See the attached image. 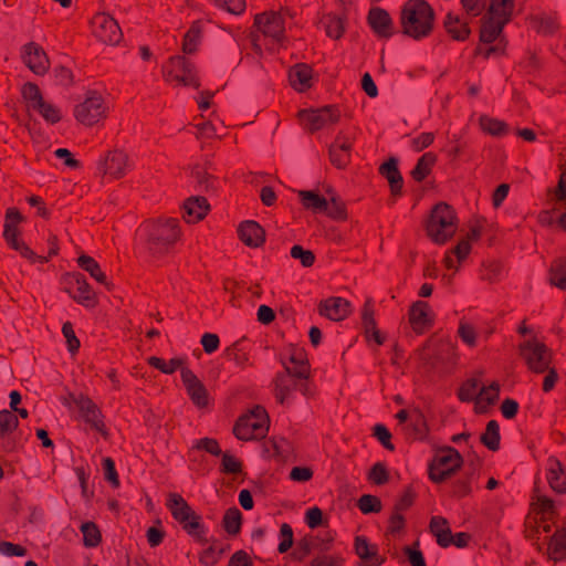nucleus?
I'll use <instances>...</instances> for the list:
<instances>
[{"mask_svg": "<svg viewBox=\"0 0 566 566\" xmlns=\"http://www.w3.org/2000/svg\"><path fill=\"white\" fill-rule=\"evenodd\" d=\"M462 10L478 18V53L485 57L503 55L507 44L503 29L513 14V0H492L488 10L484 0H462Z\"/></svg>", "mask_w": 566, "mask_h": 566, "instance_id": "obj_1", "label": "nucleus"}, {"mask_svg": "<svg viewBox=\"0 0 566 566\" xmlns=\"http://www.w3.org/2000/svg\"><path fill=\"white\" fill-rule=\"evenodd\" d=\"M433 20L434 11L424 0H408L401 9L400 22L403 33L415 40L431 33Z\"/></svg>", "mask_w": 566, "mask_h": 566, "instance_id": "obj_2", "label": "nucleus"}, {"mask_svg": "<svg viewBox=\"0 0 566 566\" xmlns=\"http://www.w3.org/2000/svg\"><path fill=\"white\" fill-rule=\"evenodd\" d=\"M426 230L433 242L444 244L458 230L455 210L444 202L436 205L426 223Z\"/></svg>", "mask_w": 566, "mask_h": 566, "instance_id": "obj_3", "label": "nucleus"}, {"mask_svg": "<svg viewBox=\"0 0 566 566\" xmlns=\"http://www.w3.org/2000/svg\"><path fill=\"white\" fill-rule=\"evenodd\" d=\"M144 230L147 237V250L153 255L167 253L179 238L178 223L175 219L149 222L144 227Z\"/></svg>", "mask_w": 566, "mask_h": 566, "instance_id": "obj_4", "label": "nucleus"}, {"mask_svg": "<svg viewBox=\"0 0 566 566\" xmlns=\"http://www.w3.org/2000/svg\"><path fill=\"white\" fill-rule=\"evenodd\" d=\"M269 417L261 406L254 407L250 413L242 416L233 428V433L239 440L248 441L263 437L268 430Z\"/></svg>", "mask_w": 566, "mask_h": 566, "instance_id": "obj_5", "label": "nucleus"}, {"mask_svg": "<svg viewBox=\"0 0 566 566\" xmlns=\"http://www.w3.org/2000/svg\"><path fill=\"white\" fill-rule=\"evenodd\" d=\"M284 371L276 374L273 379L274 395L276 400L284 405L290 394L297 389L298 381L308 378L307 363H302L301 368H292L282 361Z\"/></svg>", "mask_w": 566, "mask_h": 566, "instance_id": "obj_6", "label": "nucleus"}, {"mask_svg": "<svg viewBox=\"0 0 566 566\" xmlns=\"http://www.w3.org/2000/svg\"><path fill=\"white\" fill-rule=\"evenodd\" d=\"M163 75L167 81L174 80L185 86L192 85L196 88L200 86L195 65L182 55L171 56L163 66Z\"/></svg>", "mask_w": 566, "mask_h": 566, "instance_id": "obj_7", "label": "nucleus"}, {"mask_svg": "<svg viewBox=\"0 0 566 566\" xmlns=\"http://www.w3.org/2000/svg\"><path fill=\"white\" fill-rule=\"evenodd\" d=\"M460 468V454L451 447L439 449L429 467V475L433 482H442Z\"/></svg>", "mask_w": 566, "mask_h": 566, "instance_id": "obj_8", "label": "nucleus"}, {"mask_svg": "<svg viewBox=\"0 0 566 566\" xmlns=\"http://www.w3.org/2000/svg\"><path fill=\"white\" fill-rule=\"evenodd\" d=\"M520 354L528 368L535 373L548 370L551 354L547 347L535 338H528L520 344Z\"/></svg>", "mask_w": 566, "mask_h": 566, "instance_id": "obj_9", "label": "nucleus"}, {"mask_svg": "<svg viewBox=\"0 0 566 566\" xmlns=\"http://www.w3.org/2000/svg\"><path fill=\"white\" fill-rule=\"evenodd\" d=\"M303 126L311 133L317 132L328 124H335L340 118L339 111L327 105L319 108L302 109L297 114Z\"/></svg>", "mask_w": 566, "mask_h": 566, "instance_id": "obj_10", "label": "nucleus"}, {"mask_svg": "<svg viewBox=\"0 0 566 566\" xmlns=\"http://www.w3.org/2000/svg\"><path fill=\"white\" fill-rule=\"evenodd\" d=\"M499 395V386H480L475 379H471L467 385L462 382V401L474 400V408L478 412H484L494 403Z\"/></svg>", "mask_w": 566, "mask_h": 566, "instance_id": "obj_11", "label": "nucleus"}, {"mask_svg": "<svg viewBox=\"0 0 566 566\" xmlns=\"http://www.w3.org/2000/svg\"><path fill=\"white\" fill-rule=\"evenodd\" d=\"M106 107L102 96L95 91H90L84 102L76 105L74 115L80 123L91 126L104 117Z\"/></svg>", "mask_w": 566, "mask_h": 566, "instance_id": "obj_12", "label": "nucleus"}, {"mask_svg": "<svg viewBox=\"0 0 566 566\" xmlns=\"http://www.w3.org/2000/svg\"><path fill=\"white\" fill-rule=\"evenodd\" d=\"M481 472V461L474 452L462 454V497L472 495L480 489Z\"/></svg>", "mask_w": 566, "mask_h": 566, "instance_id": "obj_13", "label": "nucleus"}, {"mask_svg": "<svg viewBox=\"0 0 566 566\" xmlns=\"http://www.w3.org/2000/svg\"><path fill=\"white\" fill-rule=\"evenodd\" d=\"M70 398L80 409L84 420L90 423L92 428L101 432L104 437H107L108 433L103 423V415L98 406L85 395L74 396L71 394Z\"/></svg>", "mask_w": 566, "mask_h": 566, "instance_id": "obj_14", "label": "nucleus"}, {"mask_svg": "<svg viewBox=\"0 0 566 566\" xmlns=\"http://www.w3.org/2000/svg\"><path fill=\"white\" fill-rule=\"evenodd\" d=\"M21 59L36 75H44L50 67V60L46 53L34 42H29L22 48Z\"/></svg>", "mask_w": 566, "mask_h": 566, "instance_id": "obj_15", "label": "nucleus"}, {"mask_svg": "<svg viewBox=\"0 0 566 566\" xmlns=\"http://www.w3.org/2000/svg\"><path fill=\"white\" fill-rule=\"evenodd\" d=\"M255 27L266 36L281 42L284 36V20L281 12H264L256 14L254 19Z\"/></svg>", "mask_w": 566, "mask_h": 566, "instance_id": "obj_16", "label": "nucleus"}, {"mask_svg": "<svg viewBox=\"0 0 566 566\" xmlns=\"http://www.w3.org/2000/svg\"><path fill=\"white\" fill-rule=\"evenodd\" d=\"M96 35L108 44H117L122 39V30L115 19L105 13H98L93 19Z\"/></svg>", "mask_w": 566, "mask_h": 566, "instance_id": "obj_17", "label": "nucleus"}, {"mask_svg": "<svg viewBox=\"0 0 566 566\" xmlns=\"http://www.w3.org/2000/svg\"><path fill=\"white\" fill-rule=\"evenodd\" d=\"M129 165V156L120 150L114 149L108 151L104 159L98 164L99 170L104 175H109L116 179L124 177L125 169Z\"/></svg>", "mask_w": 566, "mask_h": 566, "instance_id": "obj_18", "label": "nucleus"}, {"mask_svg": "<svg viewBox=\"0 0 566 566\" xmlns=\"http://www.w3.org/2000/svg\"><path fill=\"white\" fill-rule=\"evenodd\" d=\"M181 380L195 405L205 407L208 403V391L198 377L188 368L181 369Z\"/></svg>", "mask_w": 566, "mask_h": 566, "instance_id": "obj_19", "label": "nucleus"}, {"mask_svg": "<svg viewBox=\"0 0 566 566\" xmlns=\"http://www.w3.org/2000/svg\"><path fill=\"white\" fill-rule=\"evenodd\" d=\"M409 322L416 333H423L433 322V312L430 305L423 301L412 303L409 310Z\"/></svg>", "mask_w": 566, "mask_h": 566, "instance_id": "obj_20", "label": "nucleus"}, {"mask_svg": "<svg viewBox=\"0 0 566 566\" xmlns=\"http://www.w3.org/2000/svg\"><path fill=\"white\" fill-rule=\"evenodd\" d=\"M318 312L332 321H342L349 314L350 303L342 297H328L319 303Z\"/></svg>", "mask_w": 566, "mask_h": 566, "instance_id": "obj_21", "label": "nucleus"}, {"mask_svg": "<svg viewBox=\"0 0 566 566\" xmlns=\"http://www.w3.org/2000/svg\"><path fill=\"white\" fill-rule=\"evenodd\" d=\"M555 200L554 216H548L547 220L549 223H556L566 230V171L559 177Z\"/></svg>", "mask_w": 566, "mask_h": 566, "instance_id": "obj_22", "label": "nucleus"}, {"mask_svg": "<svg viewBox=\"0 0 566 566\" xmlns=\"http://www.w3.org/2000/svg\"><path fill=\"white\" fill-rule=\"evenodd\" d=\"M430 531L437 537V542L440 546L447 547L450 544H454L460 547V534H452L449 522L441 516H433L430 521Z\"/></svg>", "mask_w": 566, "mask_h": 566, "instance_id": "obj_23", "label": "nucleus"}, {"mask_svg": "<svg viewBox=\"0 0 566 566\" xmlns=\"http://www.w3.org/2000/svg\"><path fill=\"white\" fill-rule=\"evenodd\" d=\"M544 532L548 534L551 526L545 525ZM547 542V554L548 557L555 562L566 557V527H558L554 535L545 537Z\"/></svg>", "mask_w": 566, "mask_h": 566, "instance_id": "obj_24", "label": "nucleus"}, {"mask_svg": "<svg viewBox=\"0 0 566 566\" xmlns=\"http://www.w3.org/2000/svg\"><path fill=\"white\" fill-rule=\"evenodd\" d=\"M240 239L249 247H260L264 241V230L255 221H244L239 227Z\"/></svg>", "mask_w": 566, "mask_h": 566, "instance_id": "obj_25", "label": "nucleus"}, {"mask_svg": "<svg viewBox=\"0 0 566 566\" xmlns=\"http://www.w3.org/2000/svg\"><path fill=\"white\" fill-rule=\"evenodd\" d=\"M289 80L293 88L304 92L312 86V69L307 64H296L290 70Z\"/></svg>", "mask_w": 566, "mask_h": 566, "instance_id": "obj_26", "label": "nucleus"}, {"mask_svg": "<svg viewBox=\"0 0 566 566\" xmlns=\"http://www.w3.org/2000/svg\"><path fill=\"white\" fill-rule=\"evenodd\" d=\"M368 20L373 30L380 36H390L391 19L388 12L380 8L370 10Z\"/></svg>", "mask_w": 566, "mask_h": 566, "instance_id": "obj_27", "label": "nucleus"}, {"mask_svg": "<svg viewBox=\"0 0 566 566\" xmlns=\"http://www.w3.org/2000/svg\"><path fill=\"white\" fill-rule=\"evenodd\" d=\"M380 174L388 180L391 192L397 195L402 187V177L398 170V160L395 157L389 158L379 168Z\"/></svg>", "mask_w": 566, "mask_h": 566, "instance_id": "obj_28", "label": "nucleus"}, {"mask_svg": "<svg viewBox=\"0 0 566 566\" xmlns=\"http://www.w3.org/2000/svg\"><path fill=\"white\" fill-rule=\"evenodd\" d=\"M167 506L170 510L172 516L178 522H187L193 516L195 512L188 505V503L182 499L181 495L177 493H170L167 501Z\"/></svg>", "mask_w": 566, "mask_h": 566, "instance_id": "obj_29", "label": "nucleus"}, {"mask_svg": "<svg viewBox=\"0 0 566 566\" xmlns=\"http://www.w3.org/2000/svg\"><path fill=\"white\" fill-rule=\"evenodd\" d=\"M403 430L408 436H411L415 439H423L426 437V418L419 408H413L410 411L409 422L405 426Z\"/></svg>", "mask_w": 566, "mask_h": 566, "instance_id": "obj_30", "label": "nucleus"}, {"mask_svg": "<svg viewBox=\"0 0 566 566\" xmlns=\"http://www.w3.org/2000/svg\"><path fill=\"white\" fill-rule=\"evenodd\" d=\"M547 479L556 492L566 491V474L562 463L556 459H549L547 467Z\"/></svg>", "mask_w": 566, "mask_h": 566, "instance_id": "obj_31", "label": "nucleus"}, {"mask_svg": "<svg viewBox=\"0 0 566 566\" xmlns=\"http://www.w3.org/2000/svg\"><path fill=\"white\" fill-rule=\"evenodd\" d=\"M488 333L472 325L462 323V343L469 348L483 349L486 342Z\"/></svg>", "mask_w": 566, "mask_h": 566, "instance_id": "obj_32", "label": "nucleus"}, {"mask_svg": "<svg viewBox=\"0 0 566 566\" xmlns=\"http://www.w3.org/2000/svg\"><path fill=\"white\" fill-rule=\"evenodd\" d=\"M361 319H363V326L365 329L366 337L368 339L370 337H373L378 345L384 344L385 337L380 334V332L376 327V321L374 318V311L370 306V300H368L365 303Z\"/></svg>", "mask_w": 566, "mask_h": 566, "instance_id": "obj_33", "label": "nucleus"}, {"mask_svg": "<svg viewBox=\"0 0 566 566\" xmlns=\"http://www.w3.org/2000/svg\"><path fill=\"white\" fill-rule=\"evenodd\" d=\"M185 210L189 222L201 220L209 210V203L205 197H191L185 202Z\"/></svg>", "mask_w": 566, "mask_h": 566, "instance_id": "obj_34", "label": "nucleus"}, {"mask_svg": "<svg viewBox=\"0 0 566 566\" xmlns=\"http://www.w3.org/2000/svg\"><path fill=\"white\" fill-rule=\"evenodd\" d=\"M297 193L305 209L314 212H325L327 210V199L318 193L310 190H300Z\"/></svg>", "mask_w": 566, "mask_h": 566, "instance_id": "obj_35", "label": "nucleus"}, {"mask_svg": "<svg viewBox=\"0 0 566 566\" xmlns=\"http://www.w3.org/2000/svg\"><path fill=\"white\" fill-rule=\"evenodd\" d=\"M75 282L77 284V292L72 295L73 300H75L77 303H80L84 306H87V307L92 306L94 293L92 292L90 284L86 282L84 276L81 274H77L75 276Z\"/></svg>", "mask_w": 566, "mask_h": 566, "instance_id": "obj_36", "label": "nucleus"}, {"mask_svg": "<svg viewBox=\"0 0 566 566\" xmlns=\"http://www.w3.org/2000/svg\"><path fill=\"white\" fill-rule=\"evenodd\" d=\"M242 514L235 506L230 507L226 511L222 525L229 535H237L241 530Z\"/></svg>", "mask_w": 566, "mask_h": 566, "instance_id": "obj_37", "label": "nucleus"}, {"mask_svg": "<svg viewBox=\"0 0 566 566\" xmlns=\"http://www.w3.org/2000/svg\"><path fill=\"white\" fill-rule=\"evenodd\" d=\"M436 159L437 157L432 153H426L422 155L411 171L413 179L417 181L423 180L430 174L431 167L436 163Z\"/></svg>", "mask_w": 566, "mask_h": 566, "instance_id": "obj_38", "label": "nucleus"}, {"mask_svg": "<svg viewBox=\"0 0 566 566\" xmlns=\"http://www.w3.org/2000/svg\"><path fill=\"white\" fill-rule=\"evenodd\" d=\"M549 281L560 290H566V260L558 259L551 266Z\"/></svg>", "mask_w": 566, "mask_h": 566, "instance_id": "obj_39", "label": "nucleus"}, {"mask_svg": "<svg viewBox=\"0 0 566 566\" xmlns=\"http://www.w3.org/2000/svg\"><path fill=\"white\" fill-rule=\"evenodd\" d=\"M325 212L335 220H346L347 218L345 203L337 193H333L327 199V210Z\"/></svg>", "mask_w": 566, "mask_h": 566, "instance_id": "obj_40", "label": "nucleus"}, {"mask_svg": "<svg viewBox=\"0 0 566 566\" xmlns=\"http://www.w3.org/2000/svg\"><path fill=\"white\" fill-rule=\"evenodd\" d=\"M78 265L91 274L97 282L107 284L105 274L101 271L98 263L88 255H81L77 260Z\"/></svg>", "mask_w": 566, "mask_h": 566, "instance_id": "obj_41", "label": "nucleus"}, {"mask_svg": "<svg viewBox=\"0 0 566 566\" xmlns=\"http://www.w3.org/2000/svg\"><path fill=\"white\" fill-rule=\"evenodd\" d=\"M22 96L28 103L29 107H32L35 111L39 108V106L42 105L44 101L38 85L31 82H28L23 85Z\"/></svg>", "mask_w": 566, "mask_h": 566, "instance_id": "obj_42", "label": "nucleus"}, {"mask_svg": "<svg viewBox=\"0 0 566 566\" xmlns=\"http://www.w3.org/2000/svg\"><path fill=\"white\" fill-rule=\"evenodd\" d=\"M452 253L454 254L455 259H453L451 254L448 253L443 260L444 266L448 272H446L442 275V279L447 284H450L452 282V279L458 271L457 264L460 262V242H458L457 245L453 248Z\"/></svg>", "mask_w": 566, "mask_h": 566, "instance_id": "obj_43", "label": "nucleus"}, {"mask_svg": "<svg viewBox=\"0 0 566 566\" xmlns=\"http://www.w3.org/2000/svg\"><path fill=\"white\" fill-rule=\"evenodd\" d=\"M200 27L198 22H195L190 30L185 34L184 41H182V51L186 54H192L196 52L197 46L200 41Z\"/></svg>", "mask_w": 566, "mask_h": 566, "instance_id": "obj_44", "label": "nucleus"}, {"mask_svg": "<svg viewBox=\"0 0 566 566\" xmlns=\"http://www.w3.org/2000/svg\"><path fill=\"white\" fill-rule=\"evenodd\" d=\"M355 552L364 560L377 559V546L370 545L364 536L355 538Z\"/></svg>", "mask_w": 566, "mask_h": 566, "instance_id": "obj_45", "label": "nucleus"}, {"mask_svg": "<svg viewBox=\"0 0 566 566\" xmlns=\"http://www.w3.org/2000/svg\"><path fill=\"white\" fill-rule=\"evenodd\" d=\"M83 533V541L86 547H95L101 542V533L96 524L93 522H85L81 525Z\"/></svg>", "mask_w": 566, "mask_h": 566, "instance_id": "obj_46", "label": "nucleus"}, {"mask_svg": "<svg viewBox=\"0 0 566 566\" xmlns=\"http://www.w3.org/2000/svg\"><path fill=\"white\" fill-rule=\"evenodd\" d=\"M480 232L481 226L479 221L471 222L465 234L462 232V260L468 253H470V243L478 240Z\"/></svg>", "mask_w": 566, "mask_h": 566, "instance_id": "obj_47", "label": "nucleus"}, {"mask_svg": "<svg viewBox=\"0 0 566 566\" xmlns=\"http://www.w3.org/2000/svg\"><path fill=\"white\" fill-rule=\"evenodd\" d=\"M19 424L18 417L10 410L0 411V437L12 432Z\"/></svg>", "mask_w": 566, "mask_h": 566, "instance_id": "obj_48", "label": "nucleus"}, {"mask_svg": "<svg viewBox=\"0 0 566 566\" xmlns=\"http://www.w3.org/2000/svg\"><path fill=\"white\" fill-rule=\"evenodd\" d=\"M192 176L201 189L206 191L214 189L213 177L203 167L196 166Z\"/></svg>", "mask_w": 566, "mask_h": 566, "instance_id": "obj_49", "label": "nucleus"}, {"mask_svg": "<svg viewBox=\"0 0 566 566\" xmlns=\"http://www.w3.org/2000/svg\"><path fill=\"white\" fill-rule=\"evenodd\" d=\"M326 34L334 39H339L344 32L343 20L336 15H328L324 21Z\"/></svg>", "mask_w": 566, "mask_h": 566, "instance_id": "obj_50", "label": "nucleus"}, {"mask_svg": "<svg viewBox=\"0 0 566 566\" xmlns=\"http://www.w3.org/2000/svg\"><path fill=\"white\" fill-rule=\"evenodd\" d=\"M3 237L11 245V248L19 251L24 258L33 259L35 256L34 252L24 242L13 238L9 227H7V230L3 231Z\"/></svg>", "mask_w": 566, "mask_h": 566, "instance_id": "obj_51", "label": "nucleus"}, {"mask_svg": "<svg viewBox=\"0 0 566 566\" xmlns=\"http://www.w3.org/2000/svg\"><path fill=\"white\" fill-rule=\"evenodd\" d=\"M359 510L365 513H376L381 510V502L377 496L365 494L358 500Z\"/></svg>", "mask_w": 566, "mask_h": 566, "instance_id": "obj_52", "label": "nucleus"}, {"mask_svg": "<svg viewBox=\"0 0 566 566\" xmlns=\"http://www.w3.org/2000/svg\"><path fill=\"white\" fill-rule=\"evenodd\" d=\"M482 440L485 446L490 449L494 450L499 446L500 433H499V424L496 421H490L486 426V430L482 436Z\"/></svg>", "mask_w": 566, "mask_h": 566, "instance_id": "obj_53", "label": "nucleus"}, {"mask_svg": "<svg viewBox=\"0 0 566 566\" xmlns=\"http://www.w3.org/2000/svg\"><path fill=\"white\" fill-rule=\"evenodd\" d=\"M182 359L181 358H172L170 359V367H167V364L158 358V357H155V356H151L148 358V364L157 369H159L161 373L164 374H172L178 367H180L182 365Z\"/></svg>", "mask_w": 566, "mask_h": 566, "instance_id": "obj_54", "label": "nucleus"}, {"mask_svg": "<svg viewBox=\"0 0 566 566\" xmlns=\"http://www.w3.org/2000/svg\"><path fill=\"white\" fill-rule=\"evenodd\" d=\"M221 470L224 473H239L241 471V462L229 452H221Z\"/></svg>", "mask_w": 566, "mask_h": 566, "instance_id": "obj_55", "label": "nucleus"}, {"mask_svg": "<svg viewBox=\"0 0 566 566\" xmlns=\"http://www.w3.org/2000/svg\"><path fill=\"white\" fill-rule=\"evenodd\" d=\"M291 256L300 260L305 268L312 266L315 261L314 253L310 250H304L301 245L292 247Z\"/></svg>", "mask_w": 566, "mask_h": 566, "instance_id": "obj_56", "label": "nucleus"}, {"mask_svg": "<svg viewBox=\"0 0 566 566\" xmlns=\"http://www.w3.org/2000/svg\"><path fill=\"white\" fill-rule=\"evenodd\" d=\"M41 116L49 123H57L61 119L60 111L53 104L43 101L42 105L36 109Z\"/></svg>", "mask_w": 566, "mask_h": 566, "instance_id": "obj_57", "label": "nucleus"}, {"mask_svg": "<svg viewBox=\"0 0 566 566\" xmlns=\"http://www.w3.org/2000/svg\"><path fill=\"white\" fill-rule=\"evenodd\" d=\"M480 124L484 132L494 136H499L506 130V127L502 122L492 118L481 117Z\"/></svg>", "mask_w": 566, "mask_h": 566, "instance_id": "obj_58", "label": "nucleus"}, {"mask_svg": "<svg viewBox=\"0 0 566 566\" xmlns=\"http://www.w3.org/2000/svg\"><path fill=\"white\" fill-rule=\"evenodd\" d=\"M328 153L332 164L337 168H345L349 163V153H343L336 145H331Z\"/></svg>", "mask_w": 566, "mask_h": 566, "instance_id": "obj_59", "label": "nucleus"}, {"mask_svg": "<svg viewBox=\"0 0 566 566\" xmlns=\"http://www.w3.org/2000/svg\"><path fill=\"white\" fill-rule=\"evenodd\" d=\"M62 333L66 338L67 349L71 354H75L80 348V340L76 337L73 326L71 323L66 322L62 326Z\"/></svg>", "mask_w": 566, "mask_h": 566, "instance_id": "obj_60", "label": "nucleus"}, {"mask_svg": "<svg viewBox=\"0 0 566 566\" xmlns=\"http://www.w3.org/2000/svg\"><path fill=\"white\" fill-rule=\"evenodd\" d=\"M368 479L377 485L388 481V472L384 463L378 462L369 471Z\"/></svg>", "mask_w": 566, "mask_h": 566, "instance_id": "obj_61", "label": "nucleus"}, {"mask_svg": "<svg viewBox=\"0 0 566 566\" xmlns=\"http://www.w3.org/2000/svg\"><path fill=\"white\" fill-rule=\"evenodd\" d=\"M343 559L336 555L319 554L315 556L310 566H342Z\"/></svg>", "mask_w": 566, "mask_h": 566, "instance_id": "obj_62", "label": "nucleus"}, {"mask_svg": "<svg viewBox=\"0 0 566 566\" xmlns=\"http://www.w3.org/2000/svg\"><path fill=\"white\" fill-rule=\"evenodd\" d=\"M374 436L378 439V441L387 449V450H394L395 447L390 442L391 433L384 424H376L373 428Z\"/></svg>", "mask_w": 566, "mask_h": 566, "instance_id": "obj_63", "label": "nucleus"}, {"mask_svg": "<svg viewBox=\"0 0 566 566\" xmlns=\"http://www.w3.org/2000/svg\"><path fill=\"white\" fill-rule=\"evenodd\" d=\"M228 566H253V562L247 552L238 551L230 557Z\"/></svg>", "mask_w": 566, "mask_h": 566, "instance_id": "obj_64", "label": "nucleus"}]
</instances>
